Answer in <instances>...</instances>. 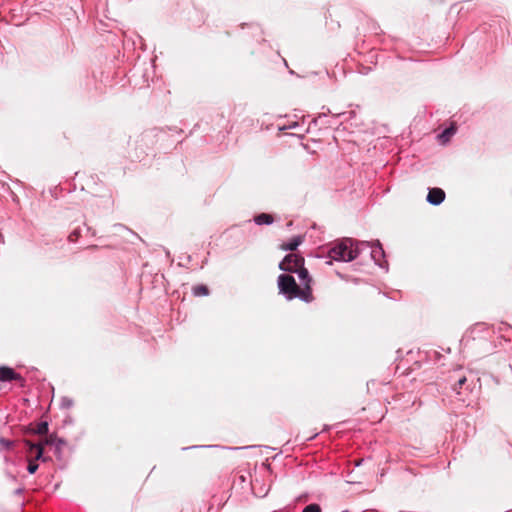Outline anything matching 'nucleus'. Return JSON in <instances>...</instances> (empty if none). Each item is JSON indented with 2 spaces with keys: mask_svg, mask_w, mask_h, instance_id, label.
I'll list each match as a JSON object with an SVG mask.
<instances>
[{
  "mask_svg": "<svg viewBox=\"0 0 512 512\" xmlns=\"http://www.w3.org/2000/svg\"><path fill=\"white\" fill-rule=\"evenodd\" d=\"M193 294L197 297L206 296L209 294V289L206 285H196L193 287Z\"/></svg>",
  "mask_w": 512,
  "mask_h": 512,
  "instance_id": "nucleus-11",
  "label": "nucleus"
},
{
  "mask_svg": "<svg viewBox=\"0 0 512 512\" xmlns=\"http://www.w3.org/2000/svg\"><path fill=\"white\" fill-rule=\"evenodd\" d=\"M80 233L78 231H74L72 232L70 235H69V240L70 241H76L77 238L79 237Z\"/></svg>",
  "mask_w": 512,
  "mask_h": 512,
  "instance_id": "nucleus-15",
  "label": "nucleus"
},
{
  "mask_svg": "<svg viewBox=\"0 0 512 512\" xmlns=\"http://www.w3.org/2000/svg\"><path fill=\"white\" fill-rule=\"evenodd\" d=\"M36 469H37V465H34V467H33L34 472L36 471Z\"/></svg>",
  "mask_w": 512,
  "mask_h": 512,
  "instance_id": "nucleus-19",
  "label": "nucleus"
},
{
  "mask_svg": "<svg viewBox=\"0 0 512 512\" xmlns=\"http://www.w3.org/2000/svg\"><path fill=\"white\" fill-rule=\"evenodd\" d=\"M32 469H33V466H32V458L30 457H27V470L30 474H32Z\"/></svg>",
  "mask_w": 512,
  "mask_h": 512,
  "instance_id": "nucleus-16",
  "label": "nucleus"
},
{
  "mask_svg": "<svg viewBox=\"0 0 512 512\" xmlns=\"http://www.w3.org/2000/svg\"><path fill=\"white\" fill-rule=\"evenodd\" d=\"M22 380L21 376L17 374L12 368L7 366H0V382Z\"/></svg>",
  "mask_w": 512,
  "mask_h": 512,
  "instance_id": "nucleus-6",
  "label": "nucleus"
},
{
  "mask_svg": "<svg viewBox=\"0 0 512 512\" xmlns=\"http://www.w3.org/2000/svg\"><path fill=\"white\" fill-rule=\"evenodd\" d=\"M456 132V126L452 124L450 127L446 128L440 135V139L443 143H446L450 140L451 136H453Z\"/></svg>",
  "mask_w": 512,
  "mask_h": 512,
  "instance_id": "nucleus-10",
  "label": "nucleus"
},
{
  "mask_svg": "<svg viewBox=\"0 0 512 512\" xmlns=\"http://www.w3.org/2000/svg\"><path fill=\"white\" fill-rule=\"evenodd\" d=\"M48 433V422L42 421L37 425V428H34V434H38L40 436V439L37 443H34V452L36 455L34 456L35 459H39L45 449V446L53 444L55 437L53 435H47Z\"/></svg>",
  "mask_w": 512,
  "mask_h": 512,
  "instance_id": "nucleus-3",
  "label": "nucleus"
},
{
  "mask_svg": "<svg viewBox=\"0 0 512 512\" xmlns=\"http://www.w3.org/2000/svg\"><path fill=\"white\" fill-rule=\"evenodd\" d=\"M0 444H1L2 446H4V447H9V445L11 444V442H10V441H8V440H5V439H3V438H1V439H0Z\"/></svg>",
  "mask_w": 512,
  "mask_h": 512,
  "instance_id": "nucleus-17",
  "label": "nucleus"
},
{
  "mask_svg": "<svg viewBox=\"0 0 512 512\" xmlns=\"http://www.w3.org/2000/svg\"><path fill=\"white\" fill-rule=\"evenodd\" d=\"M278 287L280 292L284 294L289 300L299 298L307 303L312 302L314 300L312 287H309L307 285L306 287L299 286L296 283L294 277L291 275H279Z\"/></svg>",
  "mask_w": 512,
  "mask_h": 512,
  "instance_id": "nucleus-1",
  "label": "nucleus"
},
{
  "mask_svg": "<svg viewBox=\"0 0 512 512\" xmlns=\"http://www.w3.org/2000/svg\"><path fill=\"white\" fill-rule=\"evenodd\" d=\"M25 443H26V445H27V447H28V450H29V451H32V441H31V440L26 439V440H25Z\"/></svg>",
  "mask_w": 512,
  "mask_h": 512,
  "instance_id": "nucleus-18",
  "label": "nucleus"
},
{
  "mask_svg": "<svg viewBox=\"0 0 512 512\" xmlns=\"http://www.w3.org/2000/svg\"><path fill=\"white\" fill-rule=\"evenodd\" d=\"M467 379H466V376L462 375L460 376L458 379H457V382L455 383L453 389L454 391L459 394L460 391L459 389L466 383Z\"/></svg>",
  "mask_w": 512,
  "mask_h": 512,
  "instance_id": "nucleus-12",
  "label": "nucleus"
},
{
  "mask_svg": "<svg viewBox=\"0 0 512 512\" xmlns=\"http://www.w3.org/2000/svg\"><path fill=\"white\" fill-rule=\"evenodd\" d=\"M359 250L354 248V242L351 239H344L329 250V257L337 261H352L357 258Z\"/></svg>",
  "mask_w": 512,
  "mask_h": 512,
  "instance_id": "nucleus-2",
  "label": "nucleus"
},
{
  "mask_svg": "<svg viewBox=\"0 0 512 512\" xmlns=\"http://www.w3.org/2000/svg\"><path fill=\"white\" fill-rule=\"evenodd\" d=\"M254 221L258 225H263V224L269 225V224L273 223L274 218L271 214L261 213V214H258L257 216H255Z\"/></svg>",
  "mask_w": 512,
  "mask_h": 512,
  "instance_id": "nucleus-9",
  "label": "nucleus"
},
{
  "mask_svg": "<svg viewBox=\"0 0 512 512\" xmlns=\"http://www.w3.org/2000/svg\"><path fill=\"white\" fill-rule=\"evenodd\" d=\"M445 199V192L440 188H432L427 195V201L433 205H439Z\"/></svg>",
  "mask_w": 512,
  "mask_h": 512,
  "instance_id": "nucleus-5",
  "label": "nucleus"
},
{
  "mask_svg": "<svg viewBox=\"0 0 512 512\" xmlns=\"http://www.w3.org/2000/svg\"><path fill=\"white\" fill-rule=\"evenodd\" d=\"M295 273H297L303 287H306V285L311 287L313 280H312L311 276L309 275L308 270L304 267V265H302V267L299 268Z\"/></svg>",
  "mask_w": 512,
  "mask_h": 512,
  "instance_id": "nucleus-7",
  "label": "nucleus"
},
{
  "mask_svg": "<svg viewBox=\"0 0 512 512\" xmlns=\"http://www.w3.org/2000/svg\"><path fill=\"white\" fill-rule=\"evenodd\" d=\"M377 253H379V254H382V253H383V251H382V247H381V245H380V243H379V242H377V249H374V250L372 251V257H373L375 260H377V258H376V257H377V256H376V255H377Z\"/></svg>",
  "mask_w": 512,
  "mask_h": 512,
  "instance_id": "nucleus-14",
  "label": "nucleus"
},
{
  "mask_svg": "<svg viewBox=\"0 0 512 512\" xmlns=\"http://www.w3.org/2000/svg\"><path fill=\"white\" fill-rule=\"evenodd\" d=\"M303 242L302 236H295L288 243H283L280 248L284 251H295L297 247Z\"/></svg>",
  "mask_w": 512,
  "mask_h": 512,
  "instance_id": "nucleus-8",
  "label": "nucleus"
},
{
  "mask_svg": "<svg viewBox=\"0 0 512 512\" xmlns=\"http://www.w3.org/2000/svg\"><path fill=\"white\" fill-rule=\"evenodd\" d=\"M302 265H304V258L299 254L291 253L284 257L279 264V268L283 271L295 273Z\"/></svg>",
  "mask_w": 512,
  "mask_h": 512,
  "instance_id": "nucleus-4",
  "label": "nucleus"
},
{
  "mask_svg": "<svg viewBox=\"0 0 512 512\" xmlns=\"http://www.w3.org/2000/svg\"><path fill=\"white\" fill-rule=\"evenodd\" d=\"M302 512H322L321 507L318 504L307 505Z\"/></svg>",
  "mask_w": 512,
  "mask_h": 512,
  "instance_id": "nucleus-13",
  "label": "nucleus"
}]
</instances>
